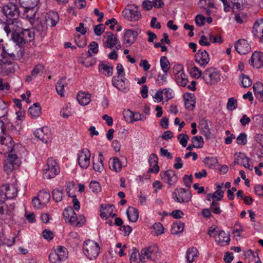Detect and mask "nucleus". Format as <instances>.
I'll return each mask as SVG.
<instances>
[{"label":"nucleus","instance_id":"obj_1","mask_svg":"<svg viewBox=\"0 0 263 263\" xmlns=\"http://www.w3.org/2000/svg\"><path fill=\"white\" fill-rule=\"evenodd\" d=\"M17 189L12 184H4L0 187V213L4 214L7 205L5 201L12 199L17 196Z\"/></svg>","mask_w":263,"mask_h":263},{"label":"nucleus","instance_id":"obj_2","mask_svg":"<svg viewBox=\"0 0 263 263\" xmlns=\"http://www.w3.org/2000/svg\"><path fill=\"white\" fill-rule=\"evenodd\" d=\"M63 214L65 220L68 221L72 226L80 228L84 225L86 222L84 216L79 215L77 216L71 207L65 209Z\"/></svg>","mask_w":263,"mask_h":263},{"label":"nucleus","instance_id":"obj_3","mask_svg":"<svg viewBox=\"0 0 263 263\" xmlns=\"http://www.w3.org/2000/svg\"><path fill=\"white\" fill-rule=\"evenodd\" d=\"M160 256L159 249L156 245H153L143 248L140 252V260L145 262L146 259L156 261Z\"/></svg>","mask_w":263,"mask_h":263},{"label":"nucleus","instance_id":"obj_4","mask_svg":"<svg viewBox=\"0 0 263 263\" xmlns=\"http://www.w3.org/2000/svg\"><path fill=\"white\" fill-rule=\"evenodd\" d=\"M83 251L88 259H95L99 254L100 247L97 242L88 239L83 243Z\"/></svg>","mask_w":263,"mask_h":263},{"label":"nucleus","instance_id":"obj_5","mask_svg":"<svg viewBox=\"0 0 263 263\" xmlns=\"http://www.w3.org/2000/svg\"><path fill=\"white\" fill-rule=\"evenodd\" d=\"M24 29V24L21 19L18 17L7 19L4 23V30L7 36Z\"/></svg>","mask_w":263,"mask_h":263},{"label":"nucleus","instance_id":"obj_6","mask_svg":"<svg viewBox=\"0 0 263 263\" xmlns=\"http://www.w3.org/2000/svg\"><path fill=\"white\" fill-rule=\"evenodd\" d=\"M202 78L208 85H213L220 80V75L218 70L214 67L206 69L202 73Z\"/></svg>","mask_w":263,"mask_h":263},{"label":"nucleus","instance_id":"obj_7","mask_svg":"<svg viewBox=\"0 0 263 263\" xmlns=\"http://www.w3.org/2000/svg\"><path fill=\"white\" fill-rule=\"evenodd\" d=\"M59 172V166L54 159L50 158L48 159L47 168L43 171L44 178L49 179L54 178Z\"/></svg>","mask_w":263,"mask_h":263},{"label":"nucleus","instance_id":"obj_8","mask_svg":"<svg viewBox=\"0 0 263 263\" xmlns=\"http://www.w3.org/2000/svg\"><path fill=\"white\" fill-rule=\"evenodd\" d=\"M192 197L191 193L183 188L176 189L173 193V197L175 200L181 203L189 202Z\"/></svg>","mask_w":263,"mask_h":263},{"label":"nucleus","instance_id":"obj_9","mask_svg":"<svg viewBox=\"0 0 263 263\" xmlns=\"http://www.w3.org/2000/svg\"><path fill=\"white\" fill-rule=\"evenodd\" d=\"M15 145L13 143L12 138L9 136H2L0 139V153L2 154L12 153Z\"/></svg>","mask_w":263,"mask_h":263},{"label":"nucleus","instance_id":"obj_10","mask_svg":"<svg viewBox=\"0 0 263 263\" xmlns=\"http://www.w3.org/2000/svg\"><path fill=\"white\" fill-rule=\"evenodd\" d=\"M2 11L8 19L18 17L20 14L18 6L13 2L4 5Z\"/></svg>","mask_w":263,"mask_h":263},{"label":"nucleus","instance_id":"obj_11","mask_svg":"<svg viewBox=\"0 0 263 263\" xmlns=\"http://www.w3.org/2000/svg\"><path fill=\"white\" fill-rule=\"evenodd\" d=\"M129 8L123 11L124 16L132 21H137L141 17V14L138 10V7L136 5L128 6Z\"/></svg>","mask_w":263,"mask_h":263},{"label":"nucleus","instance_id":"obj_12","mask_svg":"<svg viewBox=\"0 0 263 263\" xmlns=\"http://www.w3.org/2000/svg\"><path fill=\"white\" fill-rule=\"evenodd\" d=\"M90 153L87 148H83L78 154V161L80 166L83 169L87 168L90 164Z\"/></svg>","mask_w":263,"mask_h":263},{"label":"nucleus","instance_id":"obj_13","mask_svg":"<svg viewBox=\"0 0 263 263\" xmlns=\"http://www.w3.org/2000/svg\"><path fill=\"white\" fill-rule=\"evenodd\" d=\"M125 81L126 79L124 77L120 78L119 77H114L112 79L113 86L124 92H127L129 90L128 82Z\"/></svg>","mask_w":263,"mask_h":263},{"label":"nucleus","instance_id":"obj_14","mask_svg":"<svg viewBox=\"0 0 263 263\" xmlns=\"http://www.w3.org/2000/svg\"><path fill=\"white\" fill-rule=\"evenodd\" d=\"M234 47L237 52L240 54H246L251 49L249 44L244 39H240L237 41L235 43Z\"/></svg>","mask_w":263,"mask_h":263},{"label":"nucleus","instance_id":"obj_15","mask_svg":"<svg viewBox=\"0 0 263 263\" xmlns=\"http://www.w3.org/2000/svg\"><path fill=\"white\" fill-rule=\"evenodd\" d=\"M215 241L217 244L223 246V243L229 245L230 241V234L223 230H220L216 232L213 236Z\"/></svg>","mask_w":263,"mask_h":263},{"label":"nucleus","instance_id":"obj_16","mask_svg":"<svg viewBox=\"0 0 263 263\" xmlns=\"http://www.w3.org/2000/svg\"><path fill=\"white\" fill-rule=\"evenodd\" d=\"M161 176L162 179L170 185L175 184L178 180V177L175 172L171 170H167L163 174L161 173Z\"/></svg>","mask_w":263,"mask_h":263},{"label":"nucleus","instance_id":"obj_17","mask_svg":"<svg viewBox=\"0 0 263 263\" xmlns=\"http://www.w3.org/2000/svg\"><path fill=\"white\" fill-rule=\"evenodd\" d=\"M250 64L256 68H260L263 67V53L260 52H254L250 61Z\"/></svg>","mask_w":263,"mask_h":263},{"label":"nucleus","instance_id":"obj_18","mask_svg":"<svg viewBox=\"0 0 263 263\" xmlns=\"http://www.w3.org/2000/svg\"><path fill=\"white\" fill-rule=\"evenodd\" d=\"M35 136L44 143H47L50 137L49 129L46 127L39 128L34 132Z\"/></svg>","mask_w":263,"mask_h":263},{"label":"nucleus","instance_id":"obj_19","mask_svg":"<svg viewBox=\"0 0 263 263\" xmlns=\"http://www.w3.org/2000/svg\"><path fill=\"white\" fill-rule=\"evenodd\" d=\"M235 163L237 164L242 165L246 168H247L250 170L252 168L249 164V159L246 156L242 153H236L235 154Z\"/></svg>","mask_w":263,"mask_h":263},{"label":"nucleus","instance_id":"obj_20","mask_svg":"<svg viewBox=\"0 0 263 263\" xmlns=\"http://www.w3.org/2000/svg\"><path fill=\"white\" fill-rule=\"evenodd\" d=\"M195 61L201 66H205L210 61L209 54L205 50H199L196 55Z\"/></svg>","mask_w":263,"mask_h":263},{"label":"nucleus","instance_id":"obj_21","mask_svg":"<svg viewBox=\"0 0 263 263\" xmlns=\"http://www.w3.org/2000/svg\"><path fill=\"white\" fill-rule=\"evenodd\" d=\"M44 70V66L41 64L36 65L31 71V74L27 76L26 78V82H30L33 79L36 78L38 75L43 73Z\"/></svg>","mask_w":263,"mask_h":263},{"label":"nucleus","instance_id":"obj_22","mask_svg":"<svg viewBox=\"0 0 263 263\" xmlns=\"http://www.w3.org/2000/svg\"><path fill=\"white\" fill-rule=\"evenodd\" d=\"M115 209L113 205H101L100 208V216L102 218L106 219L108 217H115V214L112 212Z\"/></svg>","mask_w":263,"mask_h":263},{"label":"nucleus","instance_id":"obj_23","mask_svg":"<svg viewBox=\"0 0 263 263\" xmlns=\"http://www.w3.org/2000/svg\"><path fill=\"white\" fill-rule=\"evenodd\" d=\"M184 105L185 108L189 110H193L195 107V98L194 95L186 93L184 95Z\"/></svg>","mask_w":263,"mask_h":263},{"label":"nucleus","instance_id":"obj_24","mask_svg":"<svg viewBox=\"0 0 263 263\" xmlns=\"http://www.w3.org/2000/svg\"><path fill=\"white\" fill-rule=\"evenodd\" d=\"M59 20V14L57 12L51 11L48 13L46 16V25L51 27L55 26Z\"/></svg>","mask_w":263,"mask_h":263},{"label":"nucleus","instance_id":"obj_25","mask_svg":"<svg viewBox=\"0 0 263 263\" xmlns=\"http://www.w3.org/2000/svg\"><path fill=\"white\" fill-rule=\"evenodd\" d=\"M137 35L138 33L135 30L131 29L126 30L124 36V43L130 45L136 41Z\"/></svg>","mask_w":263,"mask_h":263},{"label":"nucleus","instance_id":"obj_26","mask_svg":"<svg viewBox=\"0 0 263 263\" xmlns=\"http://www.w3.org/2000/svg\"><path fill=\"white\" fill-rule=\"evenodd\" d=\"M104 38L105 39V44H106V47L110 49L117 45L119 42L117 35L110 32H108V34Z\"/></svg>","mask_w":263,"mask_h":263},{"label":"nucleus","instance_id":"obj_27","mask_svg":"<svg viewBox=\"0 0 263 263\" xmlns=\"http://www.w3.org/2000/svg\"><path fill=\"white\" fill-rule=\"evenodd\" d=\"M77 99L81 105H86L91 101L90 94L85 92H79L77 95Z\"/></svg>","mask_w":263,"mask_h":263},{"label":"nucleus","instance_id":"obj_28","mask_svg":"<svg viewBox=\"0 0 263 263\" xmlns=\"http://www.w3.org/2000/svg\"><path fill=\"white\" fill-rule=\"evenodd\" d=\"M9 35L14 42L19 46H23L26 43L25 38L23 35L22 31L13 33Z\"/></svg>","mask_w":263,"mask_h":263},{"label":"nucleus","instance_id":"obj_29","mask_svg":"<svg viewBox=\"0 0 263 263\" xmlns=\"http://www.w3.org/2000/svg\"><path fill=\"white\" fill-rule=\"evenodd\" d=\"M199 255V252L196 248L189 249L186 252V259L187 263L193 262Z\"/></svg>","mask_w":263,"mask_h":263},{"label":"nucleus","instance_id":"obj_30","mask_svg":"<svg viewBox=\"0 0 263 263\" xmlns=\"http://www.w3.org/2000/svg\"><path fill=\"white\" fill-rule=\"evenodd\" d=\"M175 79L177 83L181 86H185L188 82L187 77L183 70H179L176 73Z\"/></svg>","mask_w":263,"mask_h":263},{"label":"nucleus","instance_id":"obj_31","mask_svg":"<svg viewBox=\"0 0 263 263\" xmlns=\"http://www.w3.org/2000/svg\"><path fill=\"white\" fill-rule=\"evenodd\" d=\"M149 163L150 165H152L153 164H154L153 166L149 168V172L151 173H158L159 171V167L158 165V157L155 154H152L150 155Z\"/></svg>","mask_w":263,"mask_h":263},{"label":"nucleus","instance_id":"obj_32","mask_svg":"<svg viewBox=\"0 0 263 263\" xmlns=\"http://www.w3.org/2000/svg\"><path fill=\"white\" fill-rule=\"evenodd\" d=\"M126 214L129 221L136 222L139 217V212L137 209L130 206L126 211Z\"/></svg>","mask_w":263,"mask_h":263},{"label":"nucleus","instance_id":"obj_33","mask_svg":"<svg viewBox=\"0 0 263 263\" xmlns=\"http://www.w3.org/2000/svg\"><path fill=\"white\" fill-rule=\"evenodd\" d=\"M28 113L32 118L39 117L41 114V107L38 103H34L29 107Z\"/></svg>","mask_w":263,"mask_h":263},{"label":"nucleus","instance_id":"obj_34","mask_svg":"<svg viewBox=\"0 0 263 263\" xmlns=\"http://www.w3.org/2000/svg\"><path fill=\"white\" fill-rule=\"evenodd\" d=\"M99 69L102 73L107 77H110L113 73L114 67L109 64L101 63L99 65Z\"/></svg>","mask_w":263,"mask_h":263},{"label":"nucleus","instance_id":"obj_35","mask_svg":"<svg viewBox=\"0 0 263 263\" xmlns=\"http://www.w3.org/2000/svg\"><path fill=\"white\" fill-rule=\"evenodd\" d=\"M66 77H64L60 79L56 84V90L57 93L61 96L63 97L64 96V87L67 85V83L65 81Z\"/></svg>","mask_w":263,"mask_h":263},{"label":"nucleus","instance_id":"obj_36","mask_svg":"<svg viewBox=\"0 0 263 263\" xmlns=\"http://www.w3.org/2000/svg\"><path fill=\"white\" fill-rule=\"evenodd\" d=\"M254 93L257 98L259 100H263V84L259 82H256L254 84L253 86Z\"/></svg>","mask_w":263,"mask_h":263},{"label":"nucleus","instance_id":"obj_37","mask_svg":"<svg viewBox=\"0 0 263 263\" xmlns=\"http://www.w3.org/2000/svg\"><path fill=\"white\" fill-rule=\"evenodd\" d=\"M38 197L41 202L42 205L45 206L50 199V195L49 192L42 191H40L38 194Z\"/></svg>","mask_w":263,"mask_h":263},{"label":"nucleus","instance_id":"obj_38","mask_svg":"<svg viewBox=\"0 0 263 263\" xmlns=\"http://www.w3.org/2000/svg\"><path fill=\"white\" fill-rule=\"evenodd\" d=\"M102 157V154L100 153L97 160L93 163V168L96 172H101L103 170Z\"/></svg>","mask_w":263,"mask_h":263},{"label":"nucleus","instance_id":"obj_39","mask_svg":"<svg viewBox=\"0 0 263 263\" xmlns=\"http://www.w3.org/2000/svg\"><path fill=\"white\" fill-rule=\"evenodd\" d=\"M110 168L116 172L121 170L122 163L118 158H114L112 161L109 162Z\"/></svg>","mask_w":263,"mask_h":263},{"label":"nucleus","instance_id":"obj_40","mask_svg":"<svg viewBox=\"0 0 263 263\" xmlns=\"http://www.w3.org/2000/svg\"><path fill=\"white\" fill-rule=\"evenodd\" d=\"M184 223L181 222L174 223L171 228V233L173 234H177L183 232L184 230Z\"/></svg>","mask_w":263,"mask_h":263},{"label":"nucleus","instance_id":"obj_41","mask_svg":"<svg viewBox=\"0 0 263 263\" xmlns=\"http://www.w3.org/2000/svg\"><path fill=\"white\" fill-rule=\"evenodd\" d=\"M52 251L57 253L61 258H62L64 260H65L68 257V252L67 249L62 246H57V248Z\"/></svg>","mask_w":263,"mask_h":263},{"label":"nucleus","instance_id":"obj_42","mask_svg":"<svg viewBox=\"0 0 263 263\" xmlns=\"http://www.w3.org/2000/svg\"><path fill=\"white\" fill-rule=\"evenodd\" d=\"M160 66L162 70L165 73H166L170 68V63L167 58L165 57H162L160 59Z\"/></svg>","mask_w":263,"mask_h":263},{"label":"nucleus","instance_id":"obj_43","mask_svg":"<svg viewBox=\"0 0 263 263\" xmlns=\"http://www.w3.org/2000/svg\"><path fill=\"white\" fill-rule=\"evenodd\" d=\"M239 80L241 81L242 86L245 87H249L252 84V80L250 77L246 74H241L239 77Z\"/></svg>","mask_w":263,"mask_h":263},{"label":"nucleus","instance_id":"obj_44","mask_svg":"<svg viewBox=\"0 0 263 263\" xmlns=\"http://www.w3.org/2000/svg\"><path fill=\"white\" fill-rule=\"evenodd\" d=\"M65 260L58 255L55 252L52 251L49 255V261L50 263H62Z\"/></svg>","mask_w":263,"mask_h":263},{"label":"nucleus","instance_id":"obj_45","mask_svg":"<svg viewBox=\"0 0 263 263\" xmlns=\"http://www.w3.org/2000/svg\"><path fill=\"white\" fill-rule=\"evenodd\" d=\"M206 166L209 168L215 167L218 163L217 159L215 157H207L203 161Z\"/></svg>","mask_w":263,"mask_h":263},{"label":"nucleus","instance_id":"obj_46","mask_svg":"<svg viewBox=\"0 0 263 263\" xmlns=\"http://www.w3.org/2000/svg\"><path fill=\"white\" fill-rule=\"evenodd\" d=\"M140 253L139 251L135 248H133V252L131 253L130 256V263H139Z\"/></svg>","mask_w":263,"mask_h":263},{"label":"nucleus","instance_id":"obj_47","mask_svg":"<svg viewBox=\"0 0 263 263\" xmlns=\"http://www.w3.org/2000/svg\"><path fill=\"white\" fill-rule=\"evenodd\" d=\"M193 146L196 148H201L203 145V139L201 136H194L192 138Z\"/></svg>","mask_w":263,"mask_h":263},{"label":"nucleus","instance_id":"obj_48","mask_svg":"<svg viewBox=\"0 0 263 263\" xmlns=\"http://www.w3.org/2000/svg\"><path fill=\"white\" fill-rule=\"evenodd\" d=\"M53 199L56 202H59L62 200L63 198V195L64 194L63 190H60L59 189H54L52 192Z\"/></svg>","mask_w":263,"mask_h":263},{"label":"nucleus","instance_id":"obj_49","mask_svg":"<svg viewBox=\"0 0 263 263\" xmlns=\"http://www.w3.org/2000/svg\"><path fill=\"white\" fill-rule=\"evenodd\" d=\"M8 112V105L6 102L0 100V118L5 117Z\"/></svg>","mask_w":263,"mask_h":263},{"label":"nucleus","instance_id":"obj_50","mask_svg":"<svg viewBox=\"0 0 263 263\" xmlns=\"http://www.w3.org/2000/svg\"><path fill=\"white\" fill-rule=\"evenodd\" d=\"M123 116L127 122L133 123L134 122V113L130 110H124L123 112Z\"/></svg>","mask_w":263,"mask_h":263},{"label":"nucleus","instance_id":"obj_51","mask_svg":"<svg viewBox=\"0 0 263 263\" xmlns=\"http://www.w3.org/2000/svg\"><path fill=\"white\" fill-rule=\"evenodd\" d=\"M22 31L26 42H30L34 38V32H32L30 30L25 29L24 27V29L22 30Z\"/></svg>","mask_w":263,"mask_h":263},{"label":"nucleus","instance_id":"obj_52","mask_svg":"<svg viewBox=\"0 0 263 263\" xmlns=\"http://www.w3.org/2000/svg\"><path fill=\"white\" fill-rule=\"evenodd\" d=\"M10 154L8 155L7 157V159L6 160L8 161L11 162L17 166H18L19 163L18 162V157L16 154L12 153H9Z\"/></svg>","mask_w":263,"mask_h":263},{"label":"nucleus","instance_id":"obj_53","mask_svg":"<svg viewBox=\"0 0 263 263\" xmlns=\"http://www.w3.org/2000/svg\"><path fill=\"white\" fill-rule=\"evenodd\" d=\"M189 139V137L186 134H180L178 136V140L183 147L186 146Z\"/></svg>","mask_w":263,"mask_h":263},{"label":"nucleus","instance_id":"obj_54","mask_svg":"<svg viewBox=\"0 0 263 263\" xmlns=\"http://www.w3.org/2000/svg\"><path fill=\"white\" fill-rule=\"evenodd\" d=\"M153 229L155 230V234L156 235H159L164 233V227L160 222L155 223L153 225Z\"/></svg>","mask_w":263,"mask_h":263},{"label":"nucleus","instance_id":"obj_55","mask_svg":"<svg viewBox=\"0 0 263 263\" xmlns=\"http://www.w3.org/2000/svg\"><path fill=\"white\" fill-rule=\"evenodd\" d=\"M210 209L216 214H220L221 210L220 209L219 204L216 201H213L210 205Z\"/></svg>","mask_w":263,"mask_h":263},{"label":"nucleus","instance_id":"obj_56","mask_svg":"<svg viewBox=\"0 0 263 263\" xmlns=\"http://www.w3.org/2000/svg\"><path fill=\"white\" fill-rule=\"evenodd\" d=\"M199 4L201 7L210 9L214 7V3L211 0H200Z\"/></svg>","mask_w":263,"mask_h":263},{"label":"nucleus","instance_id":"obj_57","mask_svg":"<svg viewBox=\"0 0 263 263\" xmlns=\"http://www.w3.org/2000/svg\"><path fill=\"white\" fill-rule=\"evenodd\" d=\"M15 166L14 164L6 160L4 165V169L5 172L9 174L14 169Z\"/></svg>","mask_w":263,"mask_h":263},{"label":"nucleus","instance_id":"obj_58","mask_svg":"<svg viewBox=\"0 0 263 263\" xmlns=\"http://www.w3.org/2000/svg\"><path fill=\"white\" fill-rule=\"evenodd\" d=\"M237 101L233 98H230L227 103V108L230 110H233L237 108Z\"/></svg>","mask_w":263,"mask_h":263},{"label":"nucleus","instance_id":"obj_59","mask_svg":"<svg viewBox=\"0 0 263 263\" xmlns=\"http://www.w3.org/2000/svg\"><path fill=\"white\" fill-rule=\"evenodd\" d=\"M237 143L238 144L245 145L247 142V135L245 133H241L236 139Z\"/></svg>","mask_w":263,"mask_h":263},{"label":"nucleus","instance_id":"obj_60","mask_svg":"<svg viewBox=\"0 0 263 263\" xmlns=\"http://www.w3.org/2000/svg\"><path fill=\"white\" fill-rule=\"evenodd\" d=\"M191 74L194 78L198 79L202 73V71L198 67L195 66L191 69Z\"/></svg>","mask_w":263,"mask_h":263},{"label":"nucleus","instance_id":"obj_61","mask_svg":"<svg viewBox=\"0 0 263 263\" xmlns=\"http://www.w3.org/2000/svg\"><path fill=\"white\" fill-rule=\"evenodd\" d=\"M96 63V61L92 59L91 54L89 53L87 58H86L83 61V63L84 66L86 67L92 66L94 65Z\"/></svg>","mask_w":263,"mask_h":263},{"label":"nucleus","instance_id":"obj_62","mask_svg":"<svg viewBox=\"0 0 263 263\" xmlns=\"http://www.w3.org/2000/svg\"><path fill=\"white\" fill-rule=\"evenodd\" d=\"M68 240L77 243L79 241V237L77 233L75 232H70L68 236Z\"/></svg>","mask_w":263,"mask_h":263},{"label":"nucleus","instance_id":"obj_63","mask_svg":"<svg viewBox=\"0 0 263 263\" xmlns=\"http://www.w3.org/2000/svg\"><path fill=\"white\" fill-rule=\"evenodd\" d=\"M90 189L94 193H97L100 191L101 187L99 182L94 181H91L89 184Z\"/></svg>","mask_w":263,"mask_h":263},{"label":"nucleus","instance_id":"obj_64","mask_svg":"<svg viewBox=\"0 0 263 263\" xmlns=\"http://www.w3.org/2000/svg\"><path fill=\"white\" fill-rule=\"evenodd\" d=\"M233 10L240 9L243 5V0H231Z\"/></svg>","mask_w":263,"mask_h":263}]
</instances>
